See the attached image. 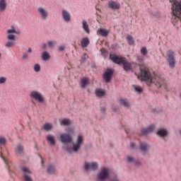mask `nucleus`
Masks as SVG:
<instances>
[{
  "label": "nucleus",
  "instance_id": "obj_36",
  "mask_svg": "<svg viewBox=\"0 0 181 181\" xmlns=\"http://www.w3.org/2000/svg\"><path fill=\"white\" fill-rule=\"evenodd\" d=\"M6 144V139H5V137L0 136V145H3L4 146H5Z\"/></svg>",
  "mask_w": 181,
  "mask_h": 181
},
{
  "label": "nucleus",
  "instance_id": "obj_2",
  "mask_svg": "<svg viewBox=\"0 0 181 181\" xmlns=\"http://www.w3.org/2000/svg\"><path fill=\"white\" fill-rule=\"evenodd\" d=\"M110 58L112 62H114V63H116V64H122L124 71H132V64L129 62L127 59L124 57H119L118 56L112 54L110 55Z\"/></svg>",
  "mask_w": 181,
  "mask_h": 181
},
{
  "label": "nucleus",
  "instance_id": "obj_11",
  "mask_svg": "<svg viewBox=\"0 0 181 181\" xmlns=\"http://www.w3.org/2000/svg\"><path fill=\"white\" fill-rule=\"evenodd\" d=\"M60 139L63 144H71L73 142V139L70 136V133L61 134Z\"/></svg>",
  "mask_w": 181,
  "mask_h": 181
},
{
  "label": "nucleus",
  "instance_id": "obj_50",
  "mask_svg": "<svg viewBox=\"0 0 181 181\" xmlns=\"http://www.w3.org/2000/svg\"><path fill=\"white\" fill-rule=\"evenodd\" d=\"M109 180H110V181H113V178H112V179L110 178Z\"/></svg>",
  "mask_w": 181,
  "mask_h": 181
},
{
  "label": "nucleus",
  "instance_id": "obj_30",
  "mask_svg": "<svg viewBox=\"0 0 181 181\" xmlns=\"http://www.w3.org/2000/svg\"><path fill=\"white\" fill-rule=\"evenodd\" d=\"M47 140L51 144V145H54V136H53L52 135L47 136Z\"/></svg>",
  "mask_w": 181,
  "mask_h": 181
},
{
  "label": "nucleus",
  "instance_id": "obj_42",
  "mask_svg": "<svg viewBox=\"0 0 181 181\" xmlns=\"http://www.w3.org/2000/svg\"><path fill=\"white\" fill-rule=\"evenodd\" d=\"M88 58V55L87 54H84L83 56L82 57V62H84L86 59Z\"/></svg>",
  "mask_w": 181,
  "mask_h": 181
},
{
  "label": "nucleus",
  "instance_id": "obj_18",
  "mask_svg": "<svg viewBox=\"0 0 181 181\" xmlns=\"http://www.w3.org/2000/svg\"><path fill=\"white\" fill-rule=\"evenodd\" d=\"M97 33L98 35H100V36H103V37H107L110 32L107 30H105V28H99L97 30Z\"/></svg>",
  "mask_w": 181,
  "mask_h": 181
},
{
  "label": "nucleus",
  "instance_id": "obj_34",
  "mask_svg": "<svg viewBox=\"0 0 181 181\" xmlns=\"http://www.w3.org/2000/svg\"><path fill=\"white\" fill-rule=\"evenodd\" d=\"M140 52L141 54H142L143 56H146V54H148V49H146V47H141Z\"/></svg>",
  "mask_w": 181,
  "mask_h": 181
},
{
  "label": "nucleus",
  "instance_id": "obj_46",
  "mask_svg": "<svg viewBox=\"0 0 181 181\" xmlns=\"http://www.w3.org/2000/svg\"><path fill=\"white\" fill-rule=\"evenodd\" d=\"M8 173L11 175V176H15V173L11 171V170H8Z\"/></svg>",
  "mask_w": 181,
  "mask_h": 181
},
{
  "label": "nucleus",
  "instance_id": "obj_26",
  "mask_svg": "<svg viewBox=\"0 0 181 181\" xmlns=\"http://www.w3.org/2000/svg\"><path fill=\"white\" fill-rule=\"evenodd\" d=\"M90 45V40H88V37H84L81 40V46L83 47H87Z\"/></svg>",
  "mask_w": 181,
  "mask_h": 181
},
{
  "label": "nucleus",
  "instance_id": "obj_39",
  "mask_svg": "<svg viewBox=\"0 0 181 181\" xmlns=\"http://www.w3.org/2000/svg\"><path fill=\"white\" fill-rule=\"evenodd\" d=\"M47 45L49 47H54L56 45V41H48Z\"/></svg>",
  "mask_w": 181,
  "mask_h": 181
},
{
  "label": "nucleus",
  "instance_id": "obj_35",
  "mask_svg": "<svg viewBox=\"0 0 181 181\" xmlns=\"http://www.w3.org/2000/svg\"><path fill=\"white\" fill-rule=\"evenodd\" d=\"M134 88L135 91H136V93H142V91H144V89L142 88V87L139 86H134Z\"/></svg>",
  "mask_w": 181,
  "mask_h": 181
},
{
  "label": "nucleus",
  "instance_id": "obj_41",
  "mask_svg": "<svg viewBox=\"0 0 181 181\" xmlns=\"http://www.w3.org/2000/svg\"><path fill=\"white\" fill-rule=\"evenodd\" d=\"M64 49H66V46H64V45H62V46L59 47V52H63V50H64Z\"/></svg>",
  "mask_w": 181,
  "mask_h": 181
},
{
  "label": "nucleus",
  "instance_id": "obj_37",
  "mask_svg": "<svg viewBox=\"0 0 181 181\" xmlns=\"http://www.w3.org/2000/svg\"><path fill=\"white\" fill-rule=\"evenodd\" d=\"M22 60H28L29 59V54L23 52L21 57Z\"/></svg>",
  "mask_w": 181,
  "mask_h": 181
},
{
  "label": "nucleus",
  "instance_id": "obj_17",
  "mask_svg": "<svg viewBox=\"0 0 181 181\" xmlns=\"http://www.w3.org/2000/svg\"><path fill=\"white\" fill-rule=\"evenodd\" d=\"M127 162H129V163H134V165H135V166H141V162H139V160H136L135 159V158L132 157V156H127Z\"/></svg>",
  "mask_w": 181,
  "mask_h": 181
},
{
  "label": "nucleus",
  "instance_id": "obj_22",
  "mask_svg": "<svg viewBox=\"0 0 181 181\" xmlns=\"http://www.w3.org/2000/svg\"><path fill=\"white\" fill-rule=\"evenodd\" d=\"M119 103L120 105H123V107H125L126 108L129 107V101H128V99L122 98L119 100Z\"/></svg>",
  "mask_w": 181,
  "mask_h": 181
},
{
  "label": "nucleus",
  "instance_id": "obj_43",
  "mask_svg": "<svg viewBox=\"0 0 181 181\" xmlns=\"http://www.w3.org/2000/svg\"><path fill=\"white\" fill-rule=\"evenodd\" d=\"M42 49H43L44 50L47 49V44L43 43L42 45Z\"/></svg>",
  "mask_w": 181,
  "mask_h": 181
},
{
  "label": "nucleus",
  "instance_id": "obj_25",
  "mask_svg": "<svg viewBox=\"0 0 181 181\" xmlns=\"http://www.w3.org/2000/svg\"><path fill=\"white\" fill-rule=\"evenodd\" d=\"M157 135L163 138V136H166V135H168V131L165 129H160L158 131Z\"/></svg>",
  "mask_w": 181,
  "mask_h": 181
},
{
  "label": "nucleus",
  "instance_id": "obj_44",
  "mask_svg": "<svg viewBox=\"0 0 181 181\" xmlns=\"http://www.w3.org/2000/svg\"><path fill=\"white\" fill-rule=\"evenodd\" d=\"M100 52H101V53H102V54H103V56H105V52H107L106 50H105V49H100Z\"/></svg>",
  "mask_w": 181,
  "mask_h": 181
},
{
  "label": "nucleus",
  "instance_id": "obj_33",
  "mask_svg": "<svg viewBox=\"0 0 181 181\" xmlns=\"http://www.w3.org/2000/svg\"><path fill=\"white\" fill-rule=\"evenodd\" d=\"M56 169L54 168V166L52 165H49L48 166V168H47V172L48 173H49L50 175H52V173H54Z\"/></svg>",
  "mask_w": 181,
  "mask_h": 181
},
{
  "label": "nucleus",
  "instance_id": "obj_31",
  "mask_svg": "<svg viewBox=\"0 0 181 181\" xmlns=\"http://www.w3.org/2000/svg\"><path fill=\"white\" fill-rule=\"evenodd\" d=\"M127 40L129 45H134V43H135V41L134 40V37H132V35H127Z\"/></svg>",
  "mask_w": 181,
  "mask_h": 181
},
{
  "label": "nucleus",
  "instance_id": "obj_10",
  "mask_svg": "<svg viewBox=\"0 0 181 181\" xmlns=\"http://www.w3.org/2000/svg\"><path fill=\"white\" fill-rule=\"evenodd\" d=\"M37 13L42 19H44V21H46V19L49 18V11L45 7H39L37 8Z\"/></svg>",
  "mask_w": 181,
  "mask_h": 181
},
{
  "label": "nucleus",
  "instance_id": "obj_9",
  "mask_svg": "<svg viewBox=\"0 0 181 181\" xmlns=\"http://www.w3.org/2000/svg\"><path fill=\"white\" fill-rule=\"evenodd\" d=\"M23 173V180L24 181H33L30 175H32V171L28 168L23 167L21 168Z\"/></svg>",
  "mask_w": 181,
  "mask_h": 181
},
{
  "label": "nucleus",
  "instance_id": "obj_8",
  "mask_svg": "<svg viewBox=\"0 0 181 181\" xmlns=\"http://www.w3.org/2000/svg\"><path fill=\"white\" fill-rule=\"evenodd\" d=\"M30 97L37 103H42L45 102V98H43V95H42V93L37 90H33L30 94Z\"/></svg>",
  "mask_w": 181,
  "mask_h": 181
},
{
  "label": "nucleus",
  "instance_id": "obj_16",
  "mask_svg": "<svg viewBox=\"0 0 181 181\" xmlns=\"http://www.w3.org/2000/svg\"><path fill=\"white\" fill-rule=\"evenodd\" d=\"M62 18L65 22H70L71 20V16L66 10H62Z\"/></svg>",
  "mask_w": 181,
  "mask_h": 181
},
{
  "label": "nucleus",
  "instance_id": "obj_7",
  "mask_svg": "<svg viewBox=\"0 0 181 181\" xmlns=\"http://www.w3.org/2000/svg\"><path fill=\"white\" fill-rule=\"evenodd\" d=\"M84 141V139H83V136H78V139L76 140V144H74L72 148L66 147V151L69 153H71V152H78V149L81 148V145H83V142Z\"/></svg>",
  "mask_w": 181,
  "mask_h": 181
},
{
  "label": "nucleus",
  "instance_id": "obj_40",
  "mask_svg": "<svg viewBox=\"0 0 181 181\" xmlns=\"http://www.w3.org/2000/svg\"><path fill=\"white\" fill-rule=\"evenodd\" d=\"M6 82V78L1 77L0 78V84H4Z\"/></svg>",
  "mask_w": 181,
  "mask_h": 181
},
{
  "label": "nucleus",
  "instance_id": "obj_13",
  "mask_svg": "<svg viewBox=\"0 0 181 181\" xmlns=\"http://www.w3.org/2000/svg\"><path fill=\"white\" fill-rule=\"evenodd\" d=\"M114 74V71L112 69H107L103 74V78L106 81V83H110L111 81V78H112V75Z\"/></svg>",
  "mask_w": 181,
  "mask_h": 181
},
{
  "label": "nucleus",
  "instance_id": "obj_5",
  "mask_svg": "<svg viewBox=\"0 0 181 181\" xmlns=\"http://www.w3.org/2000/svg\"><path fill=\"white\" fill-rule=\"evenodd\" d=\"M110 179H111V176L110 175V169L105 167L103 168L97 175L98 181H103V180H107Z\"/></svg>",
  "mask_w": 181,
  "mask_h": 181
},
{
  "label": "nucleus",
  "instance_id": "obj_3",
  "mask_svg": "<svg viewBox=\"0 0 181 181\" xmlns=\"http://www.w3.org/2000/svg\"><path fill=\"white\" fill-rule=\"evenodd\" d=\"M170 4H173L172 11H173V23L176 25V22L180 21L181 16V2L179 3L176 0H170Z\"/></svg>",
  "mask_w": 181,
  "mask_h": 181
},
{
  "label": "nucleus",
  "instance_id": "obj_24",
  "mask_svg": "<svg viewBox=\"0 0 181 181\" xmlns=\"http://www.w3.org/2000/svg\"><path fill=\"white\" fill-rule=\"evenodd\" d=\"M105 94V90L104 89L99 88L95 90V95L97 97H99V98L103 97Z\"/></svg>",
  "mask_w": 181,
  "mask_h": 181
},
{
  "label": "nucleus",
  "instance_id": "obj_53",
  "mask_svg": "<svg viewBox=\"0 0 181 181\" xmlns=\"http://www.w3.org/2000/svg\"><path fill=\"white\" fill-rule=\"evenodd\" d=\"M1 56H2V55H1V54L0 53V59H1Z\"/></svg>",
  "mask_w": 181,
  "mask_h": 181
},
{
  "label": "nucleus",
  "instance_id": "obj_23",
  "mask_svg": "<svg viewBox=\"0 0 181 181\" xmlns=\"http://www.w3.org/2000/svg\"><path fill=\"white\" fill-rule=\"evenodd\" d=\"M6 9V0H0V12H5Z\"/></svg>",
  "mask_w": 181,
  "mask_h": 181
},
{
  "label": "nucleus",
  "instance_id": "obj_55",
  "mask_svg": "<svg viewBox=\"0 0 181 181\" xmlns=\"http://www.w3.org/2000/svg\"><path fill=\"white\" fill-rule=\"evenodd\" d=\"M42 163H43V160H42Z\"/></svg>",
  "mask_w": 181,
  "mask_h": 181
},
{
  "label": "nucleus",
  "instance_id": "obj_21",
  "mask_svg": "<svg viewBox=\"0 0 181 181\" xmlns=\"http://www.w3.org/2000/svg\"><path fill=\"white\" fill-rule=\"evenodd\" d=\"M148 149H149V146L146 143L140 144V150L143 152V155H145V152H148Z\"/></svg>",
  "mask_w": 181,
  "mask_h": 181
},
{
  "label": "nucleus",
  "instance_id": "obj_54",
  "mask_svg": "<svg viewBox=\"0 0 181 181\" xmlns=\"http://www.w3.org/2000/svg\"><path fill=\"white\" fill-rule=\"evenodd\" d=\"M126 134H128V132H127V131H126Z\"/></svg>",
  "mask_w": 181,
  "mask_h": 181
},
{
  "label": "nucleus",
  "instance_id": "obj_45",
  "mask_svg": "<svg viewBox=\"0 0 181 181\" xmlns=\"http://www.w3.org/2000/svg\"><path fill=\"white\" fill-rule=\"evenodd\" d=\"M3 160L4 161V163H6V165H7L8 166V161L6 160V159L5 158V157H4V156H2V154L1 155Z\"/></svg>",
  "mask_w": 181,
  "mask_h": 181
},
{
  "label": "nucleus",
  "instance_id": "obj_12",
  "mask_svg": "<svg viewBox=\"0 0 181 181\" xmlns=\"http://www.w3.org/2000/svg\"><path fill=\"white\" fill-rule=\"evenodd\" d=\"M86 170H95L98 169V163L95 162L85 163Z\"/></svg>",
  "mask_w": 181,
  "mask_h": 181
},
{
  "label": "nucleus",
  "instance_id": "obj_28",
  "mask_svg": "<svg viewBox=\"0 0 181 181\" xmlns=\"http://www.w3.org/2000/svg\"><path fill=\"white\" fill-rule=\"evenodd\" d=\"M42 59L45 62H47V60H49V59H50V54H49V52H44L42 54Z\"/></svg>",
  "mask_w": 181,
  "mask_h": 181
},
{
  "label": "nucleus",
  "instance_id": "obj_15",
  "mask_svg": "<svg viewBox=\"0 0 181 181\" xmlns=\"http://www.w3.org/2000/svg\"><path fill=\"white\" fill-rule=\"evenodd\" d=\"M153 129H155V125L151 124L146 129H141L142 135H148V134H151V132H153Z\"/></svg>",
  "mask_w": 181,
  "mask_h": 181
},
{
  "label": "nucleus",
  "instance_id": "obj_51",
  "mask_svg": "<svg viewBox=\"0 0 181 181\" xmlns=\"http://www.w3.org/2000/svg\"><path fill=\"white\" fill-rule=\"evenodd\" d=\"M71 134H74L73 131H71Z\"/></svg>",
  "mask_w": 181,
  "mask_h": 181
},
{
  "label": "nucleus",
  "instance_id": "obj_6",
  "mask_svg": "<svg viewBox=\"0 0 181 181\" xmlns=\"http://www.w3.org/2000/svg\"><path fill=\"white\" fill-rule=\"evenodd\" d=\"M167 56V62L169 64L170 69H174L175 66H176V59L175 58V51L172 49H169L166 52Z\"/></svg>",
  "mask_w": 181,
  "mask_h": 181
},
{
  "label": "nucleus",
  "instance_id": "obj_4",
  "mask_svg": "<svg viewBox=\"0 0 181 181\" xmlns=\"http://www.w3.org/2000/svg\"><path fill=\"white\" fill-rule=\"evenodd\" d=\"M7 33L8 34L7 35L8 40H11V41H8L5 44V46H6V47H13V46H15V45H16L13 42V40H15V39H16V37L15 36V35H13L12 33H16V35H21V31L16 30V29H15L14 26H11V28L7 30Z\"/></svg>",
  "mask_w": 181,
  "mask_h": 181
},
{
  "label": "nucleus",
  "instance_id": "obj_38",
  "mask_svg": "<svg viewBox=\"0 0 181 181\" xmlns=\"http://www.w3.org/2000/svg\"><path fill=\"white\" fill-rule=\"evenodd\" d=\"M34 71H35V73H39V71H40V65L37 64H35Z\"/></svg>",
  "mask_w": 181,
  "mask_h": 181
},
{
  "label": "nucleus",
  "instance_id": "obj_47",
  "mask_svg": "<svg viewBox=\"0 0 181 181\" xmlns=\"http://www.w3.org/2000/svg\"><path fill=\"white\" fill-rule=\"evenodd\" d=\"M130 146H131V148H132V149H134V148H135V144L131 143V144H130Z\"/></svg>",
  "mask_w": 181,
  "mask_h": 181
},
{
  "label": "nucleus",
  "instance_id": "obj_27",
  "mask_svg": "<svg viewBox=\"0 0 181 181\" xmlns=\"http://www.w3.org/2000/svg\"><path fill=\"white\" fill-rule=\"evenodd\" d=\"M43 129L47 132L52 131L53 129V124L52 123H45L43 126Z\"/></svg>",
  "mask_w": 181,
  "mask_h": 181
},
{
  "label": "nucleus",
  "instance_id": "obj_49",
  "mask_svg": "<svg viewBox=\"0 0 181 181\" xmlns=\"http://www.w3.org/2000/svg\"><path fill=\"white\" fill-rule=\"evenodd\" d=\"M101 111H102V112H105V107H101Z\"/></svg>",
  "mask_w": 181,
  "mask_h": 181
},
{
  "label": "nucleus",
  "instance_id": "obj_1",
  "mask_svg": "<svg viewBox=\"0 0 181 181\" xmlns=\"http://www.w3.org/2000/svg\"><path fill=\"white\" fill-rule=\"evenodd\" d=\"M138 78L141 80V81H146L147 86L155 84L158 88H160L165 82L163 79L160 78H156V81H154L149 71V68L145 65L140 66V75L138 76Z\"/></svg>",
  "mask_w": 181,
  "mask_h": 181
},
{
  "label": "nucleus",
  "instance_id": "obj_19",
  "mask_svg": "<svg viewBox=\"0 0 181 181\" xmlns=\"http://www.w3.org/2000/svg\"><path fill=\"white\" fill-rule=\"evenodd\" d=\"M90 83V78H83L81 79V88H86L87 85Z\"/></svg>",
  "mask_w": 181,
  "mask_h": 181
},
{
  "label": "nucleus",
  "instance_id": "obj_52",
  "mask_svg": "<svg viewBox=\"0 0 181 181\" xmlns=\"http://www.w3.org/2000/svg\"><path fill=\"white\" fill-rule=\"evenodd\" d=\"M114 110V111H117V109H113Z\"/></svg>",
  "mask_w": 181,
  "mask_h": 181
},
{
  "label": "nucleus",
  "instance_id": "obj_14",
  "mask_svg": "<svg viewBox=\"0 0 181 181\" xmlns=\"http://www.w3.org/2000/svg\"><path fill=\"white\" fill-rule=\"evenodd\" d=\"M109 8L113 11H118L121 8V4L117 1H110L108 4Z\"/></svg>",
  "mask_w": 181,
  "mask_h": 181
},
{
  "label": "nucleus",
  "instance_id": "obj_20",
  "mask_svg": "<svg viewBox=\"0 0 181 181\" xmlns=\"http://www.w3.org/2000/svg\"><path fill=\"white\" fill-rule=\"evenodd\" d=\"M82 28L86 33L88 34L90 33V27H88V23H87V21L86 20L82 21Z\"/></svg>",
  "mask_w": 181,
  "mask_h": 181
},
{
  "label": "nucleus",
  "instance_id": "obj_29",
  "mask_svg": "<svg viewBox=\"0 0 181 181\" xmlns=\"http://www.w3.org/2000/svg\"><path fill=\"white\" fill-rule=\"evenodd\" d=\"M15 151L16 152V153H23V146H22V144L18 145L15 148Z\"/></svg>",
  "mask_w": 181,
  "mask_h": 181
},
{
  "label": "nucleus",
  "instance_id": "obj_48",
  "mask_svg": "<svg viewBox=\"0 0 181 181\" xmlns=\"http://www.w3.org/2000/svg\"><path fill=\"white\" fill-rule=\"evenodd\" d=\"M28 53H32V48H28Z\"/></svg>",
  "mask_w": 181,
  "mask_h": 181
},
{
  "label": "nucleus",
  "instance_id": "obj_32",
  "mask_svg": "<svg viewBox=\"0 0 181 181\" xmlns=\"http://www.w3.org/2000/svg\"><path fill=\"white\" fill-rule=\"evenodd\" d=\"M61 125H64L65 127H67V125H70V119H63L60 122Z\"/></svg>",
  "mask_w": 181,
  "mask_h": 181
}]
</instances>
